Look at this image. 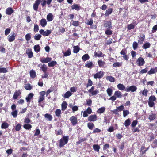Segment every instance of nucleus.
<instances>
[{"instance_id":"11","label":"nucleus","mask_w":157,"mask_h":157,"mask_svg":"<svg viewBox=\"0 0 157 157\" xmlns=\"http://www.w3.org/2000/svg\"><path fill=\"white\" fill-rule=\"evenodd\" d=\"M13 12L14 10L11 7L8 8L6 10V13L8 15H11Z\"/></svg>"},{"instance_id":"25","label":"nucleus","mask_w":157,"mask_h":157,"mask_svg":"<svg viewBox=\"0 0 157 157\" xmlns=\"http://www.w3.org/2000/svg\"><path fill=\"white\" fill-rule=\"evenodd\" d=\"M156 115L155 114L151 113L149 115L148 119L151 121L154 120L156 117Z\"/></svg>"},{"instance_id":"49","label":"nucleus","mask_w":157,"mask_h":157,"mask_svg":"<svg viewBox=\"0 0 157 157\" xmlns=\"http://www.w3.org/2000/svg\"><path fill=\"white\" fill-rule=\"evenodd\" d=\"M23 127L25 129H29L32 128V125L29 124H25Z\"/></svg>"},{"instance_id":"23","label":"nucleus","mask_w":157,"mask_h":157,"mask_svg":"<svg viewBox=\"0 0 157 157\" xmlns=\"http://www.w3.org/2000/svg\"><path fill=\"white\" fill-rule=\"evenodd\" d=\"M117 88L120 90H123L125 89V87L123 84L120 83L117 86Z\"/></svg>"},{"instance_id":"17","label":"nucleus","mask_w":157,"mask_h":157,"mask_svg":"<svg viewBox=\"0 0 157 157\" xmlns=\"http://www.w3.org/2000/svg\"><path fill=\"white\" fill-rule=\"evenodd\" d=\"M53 19V16L51 13H48L47 16V19L48 21H51Z\"/></svg>"},{"instance_id":"64","label":"nucleus","mask_w":157,"mask_h":157,"mask_svg":"<svg viewBox=\"0 0 157 157\" xmlns=\"http://www.w3.org/2000/svg\"><path fill=\"white\" fill-rule=\"evenodd\" d=\"M10 29L9 28H7L5 30V34L6 35H7L10 33Z\"/></svg>"},{"instance_id":"58","label":"nucleus","mask_w":157,"mask_h":157,"mask_svg":"<svg viewBox=\"0 0 157 157\" xmlns=\"http://www.w3.org/2000/svg\"><path fill=\"white\" fill-rule=\"evenodd\" d=\"M11 115L13 117H16L17 115V111L16 110L12 112H11Z\"/></svg>"},{"instance_id":"51","label":"nucleus","mask_w":157,"mask_h":157,"mask_svg":"<svg viewBox=\"0 0 157 157\" xmlns=\"http://www.w3.org/2000/svg\"><path fill=\"white\" fill-rule=\"evenodd\" d=\"M130 121L129 119L126 120L124 122V125L126 127H127L130 125Z\"/></svg>"},{"instance_id":"40","label":"nucleus","mask_w":157,"mask_h":157,"mask_svg":"<svg viewBox=\"0 0 157 157\" xmlns=\"http://www.w3.org/2000/svg\"><path fill=\"white\" fill-rule=\"evenodd\" d=\"M90 58L88 54H85L82 57V59L84 61H85L88 60Z\"/></svg>"},{"instance_id":"48","label":"nucleus","mask_w":157,"mask_h":157,"mask_svg":"<svg viewBox=\"0 0 157 157\" xmlns=\"http://www.w3.org/2000/svg\"><path fill=\"white\" fill-rule=\"evenodd\" d=\"M56 63H57L56 61H53L48 63V66L49 67H52L56 65Z\"/></svg>"},{"instance_id":"53","label":"nucleus","mask_w":157,"mask_h":157,"mask_svg":"<svg viewBox=\"0 0 157 157\" xmlns=\"http://www.w3.org/2000/svg\"><path fill=\"white\" fill-rule=\"evenodd\" d=\"M102 54V52L100 51H98L94 53V55L95 56L99 57L101 56Z\"/></svg>"},{"instance_id":"22","label":"nucleus","mask_w":157,"mask_h":157,"mask_svg":"<svg viewBox=\"0 0 157 157\" xmlns=\"http://www.w3.org/2000/svg\"><path fill=\"white\" fill-rule=\"evenodd\" d=\"M157 72V67L155 68H151L148 72L149 75H151Z\"/></svg>"},{"instance_id":"44","label":"nucleus","mask_w":157,"mask_h":157,"mask_svg":"<svg viewBox=\"0 0 157 157\" xmlns=\"http://www.w3.org/2000/svg\"><path fill=\"white\" fill-rule=\"evenodd\" d=\"M98 63L99 67H103L105 64V62L101 60H99L98 61Z\"/></svg>"},{"instance_id":"59","label":"nucleus","mask_w":157,"mask_h":157,"mask_svg":"<svg viewBox=\"0 0 157 157\" xmlns=\"http://www.w3.org/2000/svg\"><path fill=\"white\" fill-rule=\"evenodd\" d=\"M7 72V70L5 68H0V73H6Z\"/></svg>"},{"instance_id":"15","label":"nucleus","mask_w":157,"mask_h":157,"mask_svg":"<svg viewBox=\"0 0 157 157\" xmlns=\"http://www.w3.org/2000/svg\"><path fill=\"white\" fill-rule=\"evenodd\" d=\"M137 24L136 22H134L132 24L128 25H127V28L129 30L133 29L134 28L135 25H136Z\"/></svg>"},{"instance_id":"21","label":"nucleus","mask_w":157,"mask_h":157,"mask_svg":"<svg viewBox=\"0 0 157 157\" xmlns=\"http://www.w3.org/2000/svg\"><path fill=\"white\" fill-rule=\"evenodd\" d=\"M47 21L45 19H43L40 21V25L43 27L47 25Z\"/></svg>"},{"instance_id":"16","label":"nucleus","mask_w":157,"mask_h":157,"mask_svg":"<svg viewBox=\"0 0 157 157\" xmlns=\"http://www.w3.org/2000/svg\"><path fill=\"white\" fill-rule=\"evenodd\" d=\"M52 59L49 57H47L46 58H42L40 59V61L43 63H47L51 61Z\"/></svg>"},{"instance_id":"6","label":"nucleus","mask_w":157,"mask_h":157,"mask_svg":"<svg viewBox=\"0 0 157 157\" xmlns=\"http://www.w3.org/2000/svg\"><path fill=\"white\" fill-rule=\"evenodd\" d=\"M46 92L45 91H43L40 92V96L38 100L39 103H40L44 100V96Z\"/></svg>"},{"instance_id":"18","label":"nucleus","mask_w":157,"mask_h":157,"mask_svg":"<svg viewBox=\"0 0 157 157\" xmlns=\"http://www.w3.org/2000/svg\"><path fill=\"white\" fill-rule=\"evenodd\" d=\"M34 96V94L32 93H30L29 94L27 97L25 99L27 102H30V100L33 98Z\"/></svg>"},{"instance_id":"36","label":"nucleus","mask_w":157,"mask_h":157,"mask_svg":"<svg viewBox=\"0 0 157 157\" xmlns=\"http://www.w3.org/2000/svg\"><path fill=\"white\" fill-rule=\"evenodd\" d=\"M30 76L33 78H35L36 76L35 71L33 70H32L30 71Z\"/></svg>"},{"instance_id":"56","label":"nucleus","mask_w":157,"mask_h":157,"mask_svg":"<svg viewBox=\"0 0 157 157\" xmlns=\"http://www.w3.org/2000/svg\"><path fill=\"white\" fill-rule=\"evenodd\" d=\"M129 113V112L127 110H124L123 111V115L124 117H125Z\"/></svg>"},{"instance_id":"19","label":"nucleus","mask_w":157,"mask_h":157,"mask_svg":"<svg viewBox=\"0 0 157 157\" xmlns=\"http://www.w3.org/2000/svg\"><path fill=\"white\" fill-rule=\"evenodd\" d=\"M148 90L147 89H144L143 90H141L140 94H141L142 96L146 97L147 96Z\"/></svg>"},{"instance_id":"50","label":"nucleus","mask_w":157,"mask_h":157,"mask_svg":"<svg viewBox=\"0 0 157 157\" xmlns=\"http://www.w3.org/2000/svg\"><path fill=\"white\" fill-rule=\"evenodd\" d=\"M150 44L149 43H147L144 44L143 46V47L144 49H147L150 47Z\"/></svg>"},{"instance_id":"30","label":"nucleus","mask_w":157,"mask_h":157,"mask_svg":"<svg viewBox=\"0 0 157 157\" xmlns=\"http://www.w3.org/2000/svg\"><path fill=\"white\" fill-rule=\"evenodd\" d=\"M106 79L107 80H109L111 82H114L115 81V78H114L111 76H107L106 77Z\"/></svg>"},{"instance_id":"31","label":"nucleus","mask_w":157,"mask_h":157,"mask_svg":"<svg viewBox=\"0 0 157 157\" xmlns=\"http://www.w3.org/2000/svg\"><path fill=\"white\" fill-rule=\"evenodd\" d=\"M63 53L64 54V56H67L71 54V52L70 49L69 48L66 52Z\"/></svg>"},{"instance_id":"3","label":"nucleus","mask_w":157,"mask_h":157,"mask_svg":"<svg viewBox=\"0 0 157 157\" xmlns=\"http://www.w3.org/2000/svg\"><path fill=\"white\" fill-rule=\"evenodd\" d=\"M52 32V31L50 30H46L44 31L43 29H40L39 31L40 33L44 36H48Z\"/></svg>"},{"instance_id":"39","label":"nucleus","mask_w":157,"mask_h":157,"mask_svg":"<svg viewBox=\"0 0 157 157\" xmlns=\"http://www.w3.org/2000/svg\"><path fill=\"white\" fill-rule=\"evenodd\" d=\"M72 95V94L69 91H67L64 94V97L66 98H68Z\"/></svg>"},{"instance_id":"29","label":"nucleus","mask_w":157,"mask_h":157,"mask_svg":"<svg viewBox=\"0 0 157 157\" xmlns=\"http://www.w3.org/2000/svg\"><path fill=\"white\" fill-rule=\"evenodd\" d=\"M113 11V9L112 8H110L108 9L106 11V13L105 15L106 16H107L109 14H111Z\"/></svg>"},{"instance_id":"38","label":"nucleus","mask_w":157,"mask_h":157,"mask_svg":"<svg viewBox=\"0 0 157 157\" xmlns=\"http://www.w3.org/2000/svg\"><path fill=\"white\" fill-rule=\"evenodd\" d=\"M34 49L35 52H39L40 50V47L39 45H37L34 46Z\"/></svg>"},{"instance_id":"4","label":"nucleus","mask_w":157,"mask_h":157,"mask_svg":"<svg viewBox=\"0 0 157 157\" xmlns=\"http://www.w3.org/2000/svg\"><path fill=\"white\" fill-rule=\"evenodd\" d=\"M104 75V72L100 71L94 74L93 76L94 78H102Z\"/></svg>"},{"instance_id":"46","label":"nucleus","mask_w":157,"mask_h":157,"mask_svg":"<svg viewBox=\"0 0 157 157\" xmlns=\"http://www.w3.org/2000/svg\"><path fill=\"white\" fill-rule=\"evenodd\" d=\"M87 126L90 129L92 130L94 125L93 123H89L87 124Z\"/></svg>"},{"instance_id":"63","label":"nucleus","mask_w":157,"mask_h":157,"mask_svg":"<svg viewBox=\"0 0 157 157\" xmlns=\"http://www.w3.org/2000/svg\"><path fill=\"white\" fill-rule=\"evenodd\" d=\"M117 109L119 111H121L123 110L124 109V107L123 105H121L120 106L117 107Z\"/></svg>"},{"instance_id":"2","label":"nucleus","mask_w":157,"mask_h":157,"mask_svg":"<svg viewBox=\"0 0 157 157\" xmlns=\"http://www.w3.org/2000/svg\"><path fill=\"white\" fill-rule=\"evenodd\" d=\"M68 141V137L65 136L61 138L59 141V147H61L66 144Z\"/></svg>"},{"instance_id":"52","label":"nucleus","mask_w":157,"mask_h":157,"mask_svg":"<svg viewBox=\"0 0 157 157\" xmlns=\"http://www.w3.org/2000/svg\"><path fill=\"white\" fill-rule=\"evenodd\" d=\"M138 44L136 42H134L132 44V47L134 50H136L138 47Z\"/></svg>"},{"instance_id":"5","label":"nucleus","mask_w":157,"mask_h":157,"mask_svg":"<svg viewBox=\"0 0 157 157\" xmlns=\"http://www.w3.org/2000/svg\"><path fill=\"white\" fill-rule=\"evenodd\" d=\"M137 89V87L134 86H132L128 87H127L125 89V91L126 92H129L131 91L132 92L135 91Z\"/></svg>"},{"instance_id":"8","label":"nucleus","mask_w":157,"mask_h":157,"mask_svg":"<svg viewBox=\"0 0 157 157\" xmlns=\"http://www.w3.org/2000/svg\"><path fill=\"white\" fill-rule=\"evenodd\" d=\"M94 87L93 86H92L91 88L88 90V91L89 92L91 93L92 95H97L98 93V90H94Z\"/></svg>"},{"instance_id":"45","label":"nucleus","mask_w":157,"mask_h":157,"mask_svg":"<svg viewBox=\"0 0 157 157\" xmlns=\"http://www.w3.org/2000/svg\"><path fill=\"white\" fill-rule=\"evenodd\" d=\"M104 26L108 28H110L111 27V23L109 21H106L104 24Z\"/></svg>"},{"instance_id":"43","label":"nucleus","mask_w":157,"mask_h":157,"mask_svg":"<svg viewBox=\"0 0 157 157\" xmlns=\"http://www.w3.org/2000/svg\"><path fill=\"white\" fill-rule=\"evenodd\" d=\"M93 149L96 151L98 152L100 149V146L98 145H94L93 146Z\"/></svg>"},{"instance_id":"7","label":"nucleus","mask_w":157,"mask_h":157,"mask_svg":"<svg viewBox=\"0 0 157 157\" xmlns=\"http://www.w3.org/2000/svg\"><path fill=\"white\" fill-rule=\"evenodd\" d=\"M137 65L139 66H143L145 63V61L142 58L140 57L136 61Z\"/></svg>"},{"instance_id":"57","label":"nucleus","mask_w":157,"mask_h":157,"mask_svg":"<svg viewBox=\"0 0 157 157\" xmlns=\"http://www.w3.org/2000/svg\"><path fill=\"white\" fill-rule=\"evenodd\" d=\"M39 30V26L37 24L35 25L34 27L33 31L34 32L36 33Z\"/></svg>"},{"instance_id":"54","label":"nucleus","mask_w":157,"mask_h":157,"mask_svg":"<svg viewBox=\"0 0 157 157\" xmlns=\"http://www.w3.org/2000/svg\"><path fill=\"white\" fill-rule=\"evenodd\" d=\"M61 113V111L59 109H57L55 111L56 115L58 117L60 116Z\"/></svg>"},{"instance_id":"33","label":"nucleus","mask_w":157,"mask_h":157,"mask_svg":"<svg viewBox=\"0 0 157 157\" xmlns=\"http://www.w3.org/2000/svg\"><path fill=\"white\" fill-rule=\"evenodd\" d=\"M106 92L109 96H110L112 95L113 92V90L110 88H108L106 90Z\"/></svg>"},{"instance_id":"13","label":"nucleus","mask_w":157,"mask_h":157,"mask_svg":"<svg viewBox=\"0 0 157 157\" xmlns=\"http://www.w3.org/2000/svg\"><path fill=\"white\" fill-rule=\"evenodd\" d=\"M15 35L14 32H13V34L11 36H8V39L10 42L13 41L15 39Z\"/></svg>"},{"instance_id":"55","label":"nucleus","mask_w":157,"mask_h":157,"mask_svg":"<svg viewBox=\"0 0 157 157\" xmlns=\"http://www.w3.org/2000/svg\"><path fill=\"white\" fill-rule=\"evenodd\" d=\"M156 100L155 97L154 96H151L149 98V100L151 101H154Z\"/></svg>"},{"instance_id":"62","label":"nucleus","mask_w":157,"mask_h":157,"mask_svg":"<svg viewBox=\"0 0 157 157\" xmlns=\"http://www.w3.org/2000/svg\"><path fill=\"white\" fill-rule=\"evenodd\" d=\"M105 33L107 35H110L112 34V31L110 30H107Z\"/></svg>"},{"instance_id":"28","label":"nucleus","mask_w":157,"mask_h":157,"mask_svg":"<svg viewBox=\"0 0 157 157\" xmlns=\"http://www.w3.org/2000/svg\"><path fill=\"white\" fill-rule=\"evenodd\" d=\"M122 64V63L119 62H116L114 63L113 64V66L114 67H121Z\"/></svg>"},{"instance_id":"32","label":"nucleus","mask_w":157,"mask_h":157,"mask_svg":"<svg viewBox=\"0 0 157 157\" xmlns=\"http://www.w3.org/2000/svg\"><path fill=\"white\" fill-rule=\"evenodd\" d=\"M45 117L50 121H51L52 119V116L48 114H46L44 115Z\"/></svg>"},{"instance_id":"27","label":"nucleus","mask_w":157,"mask_h":157,"mask_svg":"<svg viewBox=\"0 0 157 157\" xmlns=\"http://www.w3.org/2000/svg\"><path fill=\"white\" fill-rule=\"evenodd\" d=\"M80 6L77 4H74L71 6L72 9H75L76 10H78L80 9Z\"/></svg>"},{"instance_id":"34","label":"nucleus","mask_w":157,"mask_h":157,"mask_svg":"<svg viewBox=\"0 0 157 157\" xmlns=\"http://www.w3.org/2000/svg\"><path fill=\"white\" fill-rule=\"evenodd\" d=\"M26 53L27 54L29 57L31 58L33 56V54L31 49H28L26 51Z\"/></svg>"},{"instance_id":"14","label":"nucleus","mask_w":157,"mask_h":157,"mask_svg":"<svg viewBox=\"0 0 157 157\" xmlns=\"http://www.w3.org/2000/svg\"><path fill=\"white\" fill-rule=\"evenodd\" d=\"M21 92L20 90L15 91L13 94V98L14 99H16L17 98V97L20 95Z\"/></svg>"},{"instance_id":"42","label":"nucleus","mask_w":157,"mask_h":157,"mask_svg":"<svg viewBox=\"0 0 157 157\" xmlns=\"http://www.w3.org/2000/svg\"><path fill=\"white\" fill-rule=\"evenodd\" d=\"M41 37V35L39 34H37L35 35L34 38L36 40H39Z\"/></svg>"},{"instance_id":"26","label":"nucleus","mask_w":157,"mask_h":157,"mask_svg":"<svg viewBox=\"0 0 157 157\" xmlns=\"http://www.w3.org/2000/svg\"><path fill=\"white\" fill-rule=\"evenodd\" d=\"M9 127L8 124L5 122H4L2 124L1 127L2 129H6Z\"/></svg>"},{"instance_id":"61","label":"nucleus","mask_w":157,"mask_h":157,"mask_svg":"<svg viewBox=\"0 0 157 157\" xmlns=\"http://www.w3.org/2000/svg\"><path fill=\"white\" fill-rule=\"evenodd\" d=\"M25 39L27 41H29L31 39V35L30 34L28 33L25 36Z\"/></svg>"},{"instance_id":"20","label":"nucleus","mask_w":157,"mask_h":157,"mask_svg":"<svg viewBox=\"0 0 157 157\" xmlns=\"http://www.w3.org/2000/svg\"><path fill=\"white\" fill-rule=\"evenodd\" d=\"M105 110V107H102L98 109L97 111V113L98 114H101L104 113Z\"/></svg>"},{"instance_id":"24","label":"nucleus","mask_w":157,"mask_h":157,"mask_svg":"<svg viewBox=\"0 0 157 157\" xmlns=\"http://www.w3.org/2000/svg\"><path fill=\"white\" fill-rule=\"evenodd\" d=\"M145 39V36L144 34H143L142 36L140 37L138 40V43L140 44H142Z\"/></svg>"},{"instance_id":"1","label":"nucleus","mask_w":157,"mask_h":157,"mask_svg":"<svg viewBox=\"0 0 157 157\" xmlns=\"http://www.w3.org/2000/svg\"><path fill=\"white\" fill-rule=\"evenodd\" d=\"M122 96V93L120 91H117L114 92V95L111 97L109 99V100H111L114 101L116 100L117 98H121Z\"/></svg>"},{"instance_id":"35","label":"nucleus","mask_w":157,"mask_h":157,"mask_svg":"<svg viewBox=\"0 0 157 157\" xmlns=\"http://www.w3.org/2000/svg\"><path fill=\"white\" fill-rule=\"evenodd\" d=\"M93 64L92 62H88L86 64H85V66L88 68H92Z\"/></svg>"},{"instance_id":"10","label":"nucleus","mask_w":157,"mask_h":157,"mask_svg":"<svg viewBox=\"0 0 157 157\" xmlns=\"http://www.w3.org/2000/svg\"><path fill=\"white\" fill-rule=\"evenodd\" d=\"M97 118L98 117L96 115H93L89 116L88 117V119L90 121L94 122L97 120Z\"/></svg>"},{"instance_id":"47","label":"nucleus","mask_w":157,"mask_h":157,"mask_svg":"<svg viewBox=\"0 0 157 157\" xmlns=\"http://www.w3.org/2000/svg\"><path fill=\"white\" fill-rule=\"evenodd\" d=\"M25 89L30 90L32 89V87L29 84H26L25 85Z\"/></svg>"},{"instance_id":"41","label":"nucleus","mask_w":157,"mask_h":157,"mask_svg":"<svg viewBox=\"0 0 157 157\" xmlns=\"http://www.w3.org/2000/svg\"><path fill=\"white\" fill-rule=\"evenodd\" d=\"M73 52L74 53H77L79 50V47L77 46H75L74 47Z\"/></svg>"},{"instance_id":"37","label":"nucleus","mask_w":157,"mask_h":157,"mask_svg":"<svg viewBox=\"0 0 157 157\" xmlns=\"http://www.w3.org/2000/svg\"><path fill=\"white\" fill-rule=\"evenodd\" d=\"M62 109L63 111H64L67 107V103L66 102H63L62 104Z\"/></svg>"},{"instance_id":"60","label":"nucleus","mask_w":157,"mask_h":157,"mask_svg":"<svg viewBox=\"0 0 157 157\" xmlns=\"http://www.w3.org/2000/svg\"><path fill=\"white\" fill-rule=\"evenodd\" d=\"M21 125L19 124H17L16 127V128H15V130L16 131H19L21 128Z\"/></svg>"},{"instance_id":"12","label":"nucleus","mask_w":157,"mask_h":157,"mask_svg":"<svg viewBox=\"0 0 157 157\" xmlns=\"http://www.w3.org/2000/svg\"><path fill=\"white\" fill-rule=\"evenodd\" d=\"M38 66L41 68L43 72H46L47 70V66L44 64H39Z\"/></svg>"},{"instance_id":"9","label":"nucleus","mask_w":157,"mask_h":157,"mask_svg":"<svg viewBox=\"0 0 157 157\" xmlns=\"http://www.w3.org/2000/svg\"><path fill=\"white\" fill-rule=\"evenodd\" d=\"M70 121L73 125H75L77 123V117L75 116H72L70 119Z\"/></svg>"}]
</instances>
